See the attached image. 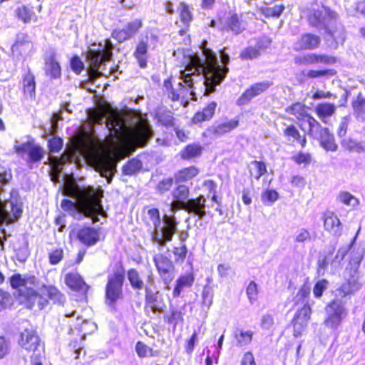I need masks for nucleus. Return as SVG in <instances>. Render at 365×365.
<instances>
[{
  "label": "nucleus",
  "mask_w": 365,
  "mask_h": 365,
  "mask_svg": "<svg viewBox=\"0 0 365 365\" xmlns=\"http://www.w3.org/2000/svg\"><path fill=\"white\" fill-rule=\"evenodd\" d=\"M88 116L93 123L102 125L106 123L115 135L122 134L123 144L130 148L144 147L152 135L150 127L144 123L138 124L135 128L128 127L122 112L109 105H101L90 110Z\"/></svg>",
  "instance_id": "f257e3e1"
},
{
  "label": "nucleus",
  "mask_w": 365,
  "mask_h": 365,
  "mask_svg": "<svg viewBox=\"0 0 365 365\" xmlns=\"http://www.w3.org/2000/svg\"><path fill=\"white\" fill-rule=\"evenodd\" d=\"M35 280V276L27 279L20 273L14 274L9 278L11 289L16 291V297L26 308L33 309L36 304L39 309H43L48 305L49 301L58 304L66 302L64 294L54 285L42 284L39 292L26 287L28 282L34 284Z\"/></svg>",
  "instance_id": "f03ea898"
},
{
  "label": "nucleus",
  "mask_w": 365,
  "mask_h": 365,
  "mask_svg": "<svg viewBox=\"0 0 365 365\" xmlns=\"http://www.w3.org/2000/svg\"><path fill=\"white\" fill-rule=\"evenodd\" d=\"M200 48L205 57V68L207 84L204 95L209 96L215 91L216 87L222 83L229 73L230 56L225 52V48H223L220 52L222 65H219L215 53L207 46L205 41L202 42Z\"/></svg>",
  "instance_id": "7ed1b4c3"
},
{
  "label": "nucleus",
  "mask_w": 365,
  "mask_h": 365,
  "mask_svg": "<svg viewBox=\"0 0 365 365\" xmlns=\"http://www.w3.org/2000/svg\"><path fill=\"white\" fill-rule=\"evenodd\" d=\"M63 192L66 196L78 200L79 212L86 217L102 210L103 191L101 188L79 187L73 179L68 178L64 182Z\"/></svg>",
  "instance_id": "20e7f679"
},
{
  "label": "nucleus",
  "mask_w": 365,
  "mask_h": 365,
  "mask_svg": "<svg viewBox=\"0 0 365 365\" xmlns=\"http://www.w3.org/2000/svg\"><path fill=\"white\" fill-rule=\"evenodd\" d=\"M113 49L112 42L110 39H106L102 49L89 48L87 51L85 57L88 63L87 73L89 76L88 80L90 81H93L102 76L99 68L105 62L111 59Z\"/></svg>",
  "instance_id": "39448f33"
},
{
  "label": "nucleus",
  "mask_w": 365,
  "mask_h": 365,
  "mask_svg": "<svg viewBox=\"0 0 365 365\" xmlns=\"http://www.w3.org/2000/svg\"><path fill=\"white\" fill-rule=\"evenodd\" d=\"M125 270L123 264L116 266L113 272L108 277L105 287V302L110 307L123 298V287L125 282Z\"/></svg>",
  "instance_id": "423d86ee"
},
{
  "label": "nucleus",
  "mask_w": 365,
  "mask_h": 365,
  "mask_svg": "<svg viewBox=\"0 0 365 365\" xmlns=\"http://www.w3.org/2000/svg\"><path fill=\"white\" fill-rule=\"evenodd\" d=\"M18 346L28 354H32L31 358L36 355V359L44 353V346L37 331L34 328H26L20 331L17 339Z\"/></svg>",
  "instance_id": "0eeeda50"
},
{
  "label": "nucleus",
  "mask_w": 365,
  "mask_h": 365,
  "mask_svg": "<svg viewBox=\"0 0 365 365\" xmlns=\"http://www.w3.org/2000/svg\"><path fill=\"white\" fill-rule=\"evenodd\" d=\"M188 59L189 61L185 66V69L180 72V78L182 79L186 86L190 89V95L194 96L195 93L192 91L194 82L192 78L193 75L202 73L204 77L205 88H207V84L205 68V59L202 62L200 58L196 54L189 55Z\"/></svg>",
  "instance_id": "6e6552de"
},
{
  "label": "nucleus",
  "mask_w": 365,
  "mask_h": 365,
  "mask_svg": "<svg viewBox=\"0 0 365 365\" xmlns=\"http://www.w3.org/2000/svg\"><path fill=\"white\" fill-rule=\"evenodd\" d=\"M153 261L163 284L165 285L170 284L175 275V267L173 262L163 254L155 255Z\"/></svg>",
  "instance_id": "1a4fd4ad"
},
{
  "label": "nucleus",
  "mask_w": 365,
  "mask_h": 365,
  "mask_svg": "<svg viewBox=\"0 0 365 365\" xmlns=\"http://www.w3.org/2000/svg\"><path fill=\"white\" fill-rule=\"evenodd\" d=\"M71 235L86 247L95 246L101 240L99 229L88 225L72 230L70 232Z\"/></svg>",
  "instance_id": "9d476101"
},
{
  "label": "nucleus",
  "mask_w": 365,
  "mask_h": 365,
  "mask_svg": "<svg viewBox=\"0 0 365 365\" xmlns=\"http://www.w3.org/2000/svg\"><path fill=\"white\" fill-rule=\"evenodd\" d=\"M337 62V58L322 53H307L297 55L294 58V63L297 66H308L316 64L333 65Z\"/></svg>",
  "instance_id": "9b49d317"
},
{
  "label": "nucleus",
  "mask_w": 365,
  "mask_h": 365,
  "mask_svg": "<svg viewBox=\"0 0 365 365\" xmlns=\"http://www.w3.org/2000/svg\"><path fill=\"white\" fill-rule=\"evenodd\" d=\"M312 309L309 303H305L298 309L291 320V325L293 328V336L299 337L306 330L308 323L311 319Z\"/></svg>",
  "instance_id": "f8f14e48"
},
{
  "label": "nucleus",
  "mask_w": 365,
  "mask_h": 365,
  "mask_svg": "<svg viewBox=\"0 0 365 365\" xmlns=\"http://www.w3.org/2000/svg\"><path fill=\"white\" fill-rule=\"evenodd\" d=\"M163 226L160 229V235L157 232L153 235V240L158 245L165 246L173 240L178 230V223L174 216L164 215L163 217Z\"/></svg>",
  "instance_id": "ddd939ff"
},
{
  "label": "nucleus",
  "mask_w": 365,
  "mask_h": 365,
  "mask_svg": "<svg viewBox=\"0 0 365 365\" xmlns=\"http://www.w3.org/2000/svg\"><path fill=\"white\" fill-rule=\"evenodd\" d=\"M322 44L321 37L312 32L301 34L292 43V48L295 52L314 51Z\"/></svg>",
  "instance_id": "4468645a"
},
{
  "label": "nucleus",
  "mask_w": 365,
  "mask_h": 365,
  "mask_svg": "<svg viewBox=\"0 0 365 365\" xmlns=\"http://www.w3.org/2000/svg\"><path fill=\"white\" fill-rule=\"evenodd\" d=\"M362 259L363 256L359 254L351 256L344 269L345 281L359 288L363 284L361 282L362 274L359 270Z\"/></svg>",
  "instance_id": "2eb2a0df"
},
{
  "label": "nucleus",
  "mask_w": 365,
  "mask_h": 365,
  "mask_svg": "<svg viewBox=\"0 0 365 365\" xmlns=\"http://www.w3.org/2000/svg\"><path fill=\"white\" fill-rule=\"evenodd\" d=\"M249 21L244 14L230 12L224 24V30L237 36L242 34L247 29Z\"/></svg>",
  "instance_id": "dca6fc26"
},
{
  "label": "nucleus",
  "mask_w": 365,
  "mask_h": 365,
  "mask_svg": "<svg viewBox=\"0 0 365 365\" xmlns=\"http://www.w3.org/2000/svg\"><path fill=\"white\" fill-rule=\"evenodd\" d=\"M240 125V117L236 116L232 119L227 117L222 118V121L212 125L206 128V132L210 135L221 137L232 132Z\"/></svg>",
  "instance_id": "f3484780"
},
{
  "label": "nucleus",
  "mask_w": 365,
  "mask_h": 365,
  "mask_svg": "<svg viewBox=\"0 0 365 365\" xmlns=\"http://www.w3.org/2000/svg\"><path fill=\"white\" fill-rule=\"evenodd\" d=\"M34 50V44L26 33L16 34L14 43L11 46V55L13 58H19Z\"/></svg>",
  "instance_id": "a211bd4d"
},
{
  "label": "nucleus",
  "mask_w": 365,
  "mask_h": 365,
  "mask_svg": "<svg viewBox=\"0 0 365 365\" xmlns=\"http://www.w3.org/2000/svg\"><path fill=\"white\" fill-rule=\"evenodd\" d=\"M324 230L334 237L342 234L343 225L338 215L331 210H326L322 216Z\"/></svg>",
  "instance_id": "6ab92c4d"
},
{
  "label": "nucleus",
  "mask_w": 365,
  "mask_h": 365,
  "mask_svg": "<svg viewBox=\"0 0 365 365\" xmlns=\"http://www.w3.org/2000/svg\"><path fill=\"white\" fill-rule=\"evenodd\" d=\"M177 185L171 192L173 201L170 203L172 211L182 210L190 196V189L185 184H176Z\"/></svg>",
  "instance_id": "aec40b11"
},
{
  "label": "nucleus",
  "mask_w": 365,
  "mask_h": 365,
  "mask_svg": "<svg viewBox=\"0 0 365 365\" xmlns=\"http://www.w3.org/2000/svg\"><path fill=\"white\" fill-rule=\"evenodd\" d=\"M217 102L212 101L208 102L203 108L197 110L190 119L192 125H200L204 122L210 121L216 113Z\"/></svg>",
  "instance_id": "412c9836"
},
{
  "label": "nucleus",
  "mask_w": 365,
  "mask_h": 365,
  "mask_svg": "<svg viewBox=\"0 0 365 365\" xmlns=\"http://www.w3.org/2000/svg\"><path fill=\"white\" fill-rule=\"evenodd\" d=\"M269 81H261L253 83L247 88L237 100L239 105H245L248 103L253 98L266 91L270 86Z\"/></svg>",
  "instance_id": "4be33fe9"
},
{
  "label": "nucleus",
  "mask_w": 365,
  "mask_h": 365,
  "mask_svg": "<svg viewBox=\"0 0 365 365\" xmlns=\"http://www.w3.org/2000/svg\"><path fill=\"white\" fill-rule=\"evenodd\" d=\"M207 199L203 195H200L195 198H190L182 208L189 214L203 218L206 214Z\"/></svg>",
  "instance_id": "5701e85b"
},
{
  "label": "nucleus",
  "mask_w": 365,
  "mask_h": 365,
  "mask_svg": "<svg viewBox=\"0 0 365 365\" xmlns=\"http://www.w3.org/2000/svg\"><path fill=\"white\" fill-rule=\"evenodd\" d=\"M282 134L284 138L290 142L295 143L302 148H304L307 145V139L305 133H301L297 127L294 124H288L282 130Z\"/></svg>",
  "instance_id": "b1692460"
},
{
  "label": "nucleus",
  "mask_w": 365,
  "mask_h": 365,
  "mask_svg": "<svg viewBox=\"0 0 365 365\" xmlns=\"http://www.w3.org/2000/svg\"><path fill=\"white\" fill-rule=\"evenodd\" d=\"M64 282L71 290L81 292L85 294L90 289V286L86 283L83 277L76 272L67 273L64 277Z\"/></svg>",
  "instance_id": "393cba45"
},
{
  "label": "nucleus",
  "mask_w": 365,
  "mask_h": 365,
  "mask_svg": "<svg viewBox=\"0 0 365 365\" xmlns=\"http://www.w3.org/2000/svg\"><path fill=\"white\" fill-rule=\"evenodd\" d=\"M22 93L26 98L35 99L36 91V77L30 68L21 77Z\"/></svg>",
  "instance_id": "a878e982"
},
{
  "label": "nucleus",
  "mask_w": 365,
  "mask_h": 365,
  "mask_svg": "<svg viewBox=\"0 0 365 365\" xmlns=\"http://www.w3.org/2000/svg\"><path fill=\"white\" fill-rule=\"evenodd\" d=\"M195 282V273L192 269L185 274H180L176 279L173 289V297H179L185 288L191 287Z\"/></svg>",
  "instance_id": "bb28decb"
},
{
  "label": "nucleus",
  "mask_w": 365,
  "mask_h": 365,
  "mask_svg": "<svg viewBox=\"0 0 365 365\" xmlns=\"http://www.w3.org/2000/svg\"><path fill=\"white\" fill-rule=\"evenodd\" d=\"M45 73L51 79L60 78L61 76V67L56 59V54L52 52L45 56Z\"/></svg>",
  "instance_id": "cd10ccee"
},
{
  "label": "nucleus",
  "mask_w": 365,
  "mask_h": 365,
  "mask_svg": "<svg viewBox=\"0 0 365 365\" xmlns=\"http://www.w3.org/2000/svg\"><path fill=\"white\" fill-rule=\"evenodd\" d=\"M200 173V169L194 165L182 168L177 170L174 175L175 184H183L188 181L192 180Z\"/></svg>",
  "instance_id": "c85d7f7f"
},
{
  "label": "nucleus",
  "mask_w": 365,
  "mask_h": 365,
  "mask_svg": "<svg viewBox=\"0 0 365 365\" xmlns=\"http://www.w3.org/2000/svg\"><path fill=\"white\" fill-rule=\"evenodd\" d=\"M319 145L327 152H336L339 145L335 137L327 127H324L319 134Z\"/></svg>",
  "instance_id": "c756f323"
},
{
  "label": "nucleus",
  "mask_w": 365,
  "mask_h": 365,
  "mask_svg": "<svg viewBox=\"0 0 365 365\" xmlns=\"http://www.w3.org/2000/svg\"><path fill=\"white\" fill-rule=\"evenodd\" d=\"M148 36L145 35L140 38L135 46L133 56L137 60L140 68H145L148 64Z\"/></svg>",
  "instance_id": "7c9ffc66"
},
{
  "label": "nucleus",
  "mask_w": 365,
  "mask_h": 365,
  "mask_svg": "<svg viewBox=\"0 0 365 365\" xmlns=\"http://www.w3.org/2000/svg\"><path fill=\"white\" fill-rule=\"evenodd\" d=\"M309 107L301 101H295L287 106L285 112L298 121H304L309 114Z\"/></svg>",
  "instance_id": "2f4dec72"
},
{
  "label": "nucleus",
  "mask_w": 365,
  "mask_h": 365,
  "mask_svg": "<svg viewBox=\"0 0 365 365\" xmlns=\"http://www.w3.org/2000/svg\"><path fill=\"white\" fill-rule=\"evenodd\" d=\"M204 148L199 143H192L185 145L179 153L183 161H191L201 157Z\"/></svg>",
  "instance_id": "473e14b6"
},
{
  "label": "nucleus",
  "mask_w": 365,
  "mask_h": 365,
  "mask_svg": "<svg viewBox=\"0 0 365 365\" xmlns=\"http://www.w3.org/2000/svg\"><path fill=\"white\" fill-rule=\"evenodd\" d=\"M15 16L24 24L38 21V16L34 11L33 6L29 4H22L17 6L14 11Z\"/></svg>",
  "instance_id": "72a5a7b5"
},
{
  "label": "nucleus",
  "mask_w": 365,
  "mask_h": 365,
  "mask_svg": "<svg viewBox=\"0 0 365 365\" xmlns=\"http://www.w3.org/2000/svg\"><path fill=\"white\" fill-rule=\"evenodd\" d=\"M183 309L184 307L178 308L170 304L169 314L163 316L165 322L175 329L178 324L184 322Z\"/></svg>",
  "instance_id": "f704fd0d"
},
{
  "label": "nucleus",
  "mask_w": 365,
  "mask_h": 365,
  "mask_svg": "<svg viewBox=\"0 0 365 365\" xmlns=\"http://www.w3.org/2000/svg\"><path fill=\"white\" fill-rule=\"evenodd\" d=\"M336 107L334 103L327 102L319 103L314 108L316 115L324 123H327V118L336 113Z\"/></svg>",
  "instance_id": "c9c22d12"
},
{
  "label": "nucleus",
  "mask_w": 365,
  "mask_h": 365,
  "mask_svg": "<svg viewBox=\"0 0 365 365\" xmlns=\"http://www.w3.org/2000/svg\"><path fill=\"white\" fill-rule=\"evenodd\" d=\"M285 6L283 4H274L273 6L265 5L259 8V12L265 18L278 19L284 11Z\"/></svg>",
  "instance_id": "e433bc0d"
},
{
  "label": "nucleus",
  "mask_w": 365,
  "mask_h": 365,
  "mask_svg": "<svg viewBox=\"0 0 365 365\" xmlns=\"http://www.w3.org/2000/svg\"><path fill=\"white\" fill-rule=\"evenodd\" d=\"M351 106L356 118L361 122H365V98L361 94L358 95L351 102Z\"/></svg>",
  "instance_id": "4c0bfd02"
},
{
  "label": "nucleus",
  "mask_w": 365,
  "mask_h": 365,
  "mask_svg": "<svg viewBox=\"0 0 365 365\" xmlns=\"http://www.w3.org/2000/svg\"><path fill=\"white\" fill-rule=\"evenodd\" d=\"M143 168L142 162L135 158L128 160L123 166L122 172L125 175L132 176L138 173Z\"/></svg>",
  "instance_id": "58836bf2"
},
{
  "label": "nucleus",
  "mask_w": 365,
  "mask_h": 365,
  "mask_svg": "<svg viewBox=\"0 0 365 365\" xmlns=\"http://www.w3.org/2000/svg\"><path fill=\"white\" fill-rule=\"evenodd\" d=\"M155 118L159 123L167 128L173 127L175 124L173 113L170 110L160 109L156 112Z\"/></svg>",
  "instance_id": "ea45409f"
},
{
  "label": "nucleus",
  "mask_w": 365,
  "mask_h": 365,
  "mask_svg": "<svg viewBox=\"0 0 365 365\" xmlns=\"http://www.w3.org/2000/svg\"><path fill=\"white\" fill-rule=\"evenodd\" d=\"M311 287L309 283L307 281L304 282L299 288L296 296L293 301L294 305L300 304L308 303V299L310 297Z\"/></svg>",
  "instance_id": "a19ab883"
},
{
  "label": "nucleus",
  "mask_w": 365,
  "mask_h": 365,
  "mask_svg": "<svg viewBox=\"0 0 365 365\" xmlns=\"http://www.w3.org/2000/svg\"><path fill=\"white\" fill-rule=\"evenodd\" d=\"M261 53V46H248L240 51L239 58L242 61L253 60L259 58Z\"/></svg>",
  "instance_id": "79ce46f5"
},
{
  "label": "nucleus",
  "mask_w": 365,
  "mask_h": 365,
  "mask_svg": "<svg viewBox=\"0 0 365 365\" xmlns=\"http://www.w3.org/2000/svg\"><path fill=\"white\" fill-rule=\"evenodd\" d=\"M127 277L131 287L134 290H142L144 287V282L140 276L138 271L135 268L129 269L127 271Z\"/></svg>",
  "instance_id": "37998d69"
},
{
  "label": "nucleus",
  "mask_w": 365,
  "mask_h": 365,
  "mask_svg": "<svg viewBox=\"0 0 365 365\" xmlns=\"http://www.w3.org/2000/svg\"><path fill=\"white\" fill-rule=\"evenodd\" d=\"M337 71L334 68L323 69H309L306 73V77L309 79H316L319 78H329L335 76Z\"/></svg>",
  "instance_id": "c03bdc74"
},
{
  "label": "nucleus",
  "mask_w": 365,
  "mask_h": 365,
  "mask_svg": "<svg viewBox=\"0 0 365 365\" xmlns=\"http://www.w3.org/2000/svg\"><path fill=\"white\" fill-rule=\"evenodd\" d=\"M360 289L361 288L352 285L350 283L345 281L336 289V295L334 299H338L341 300V299L345 298L347 296L353 294Z\"/></svg>",
  "instance_id": "a18cd8bd"
},
{
  "label": "nucleus",
  "mask_w": 365,
  "mask_h": 365,
  "mask_svg": "<svg viewBox=\"0 0 365 365\" xmlns=\"http://www.w3.org/2000/svg\"><path fill=\"white\" fill-rule=\"evenodd\" d=\"M178 14L180 20L185 26H189L191 21L193 20V15L190 9L189 6L185 2L181 1L178 6Z\"/></svg>",
  "instance_id": "49530a36"
},
{
  "label": "nucleus",
  "mask_w": 365,
  "mask_h": 365,
  "mask_svg": "<svg viewBox=\"0 0 365 365\" xmlns=\"http://www.w3.org/2000/svg\"><path fill=\"white\" fill-rule=\"evenodd\" d=\"M45 151L39 145H35L32 143L28 151V163L33 164L40 162L43 158Z\"/></svg>",
  "instance_id": "de8ad7c7"
},
{
  "label": "nucleus",
  "mask_w": 365,
  "mask_h": 365,
  "mask_svg": "<svg viewBox=\"0 0 365 365\" xmlns=\"http://www.w3.org/2000/svg\"><path fill=\"white\" fill-rule=\"evenodd\" d=\"M135 349L139 358L155 356H158L160 354L159 351L153 350L152 348L148 347L145 344H144L141 341H138L136 342Z\"/></svg>",
  "instance_id": "09e8293b"
},
{
  "label": "nucleus",
  "mask_w": 365,
  "mask_h": 365,
  "mask_svg": "<svg viewBox=\"0 0 365 365\" xmlns=\"http://www.w3.org/2000/svg\"><path fill=\"white\" fill-rule=\"evenodd\" d=\"M61 325L68 329L70 331L78 329L81 325V321L78 317H75V312L64 315L61 319Z\"/></svg>",
  "instance_id": "8fccbe9b"
},
{
  "label": "nucleus",
  "mask_w": 365,
  "mask_h": 365,
  "mask_svg": "<svg viewBox=\"0 0 365 365\" xmlns=\"http://www.w3.org/2000/svg\"><path fill=\"white\" fill-rule=\"evenodd\" d=\"M341 145L344 151L352 153H361L364 151V148L361 143L352 138H344L341 140Z\"/></svg>",
  "instance_id": "3c124183"
},
{
  "label": "nucleus",
  "mask_w": 365,
  "mask_h": 365,
  "mask_svg": "<svg viewBox=\"0 0 365 365\" xmlns=\"http://www.w3.org/2000/svg\"><path fill=\"white\" fill-rule=\"evenodd\" d=\"M291 159L295 164L307 167L312 163L313 157L310 153L300 150L293 155Z\"/></svg>",
  "instance_id": "603ef678"
},
{
  "label": "nucleus",
  "mask_w": 365,
  "mask_h": 365,
  "mask_svg": "<svg viewBox=\"0 0 365 365\" xmlns=\"http://www.w3.org/2000/svg\"><path fill=\"white\" fill-rule=\"evenodd\" d=\"M329 309V312L333 314L341 316L344 317L346 314V308L343 302L338 299H333L331 300L327 306Z\"/></svg>",
  "instance_id": "864d4df0"
},
{
  "label": "nucleus",
  "mask_w": 365,
  "mask_h": 365,
  "mask_svg": "<svg viewBox=\"0 0 365 365\" xmlns=\"http://www.w3.org/2000/svg\"><path fill=\"white\" fill-rule=\"evenodd\" d=\"M174 183V177L164 178L159 180L155 185V191L158 194L163 195L171 190Z\"/></svg>",
  "instance_id": "5fc2aeb1"
},
{
  "label": "nucleus",
  "mask_w": 365,
  "mask_h": 365,
  "mask_svg": "<svg viewBox=\"0 0 365 365\" xmlns=\"http://www.w3.org/2000/svg\"><path fill=\"white\" fill-rule=\"evenodd\" d=\"M323 11L319 9H311L307 16V20L312 27H317L323 22Z\"/></svg>",
  "instance_id": "6e6d98bb"
},
{
  "label": "nucleus",
  "mask_w": 365,
  "mask_h": 365,
  "mask_svg": "<svg viewBox=\"0 0 365 365\" xmlns=\"http://www.w3.org/2000/svg\"><path fill=\"white\" fill-rule=\"evenodd\" d=\"M329 282L326 279L317 280L313 287V295L316 299H320L325 291L328 289Z\"/></svg>",
  "instance_id": "4d7b16f0"
},
{
  "label": "nucleus",
  "mask_w": 365,
  "mask_h": 365,
  "mask_svg": "<svg viewBox=\"0 0 365 365\" xmlns=\"http://www.w3.org/2000/svg\"><path fill=\"white\" fill-rule=\"evenodd\" d=\"M251 165L255 166V173H253L250 171V176L253 177L257 180H259L261 177L267 173V165L264 161L253 160L251 162Z\"/></svg>",
  "instance_id": "13d9d810"
},
{
  "label": "nucleus",
  "mask_w": 365,
  "mask_h": 365,
  "mask_svg": "<svg viewBox=\"0 0 365 365\" xmlns=\"http://www.w3.org/2000/svg\"><path fill=\"white\" fill-rule=\"evenodd\" d=\"M61 207L64 212L75 216L76 215V210H78L79 211L78 200L73 202L69 199H63L61 202Z\"/></svg>",
  "instance_id": "bf43d9fd"
},
{
  "label": "nucleus",
  "mask_w": 365,
  "mask_h": 365,
  "mask_svg": "<svg viewBox=\"0 0 365 365\" xmlns=\"http://www.w3.org/2000/svg\"><path fill=\"white\" fill-rule=\"evenodd\" d=\"M145 307L151 309L153 313L160 312L162 309L158 306V293H149L145 297Z\"/></svg>",
  "instance_id": "052dcab7"
},
{
  "label": "nucleus",
  "mask_w": 365,
  "mask_h": 365,
  "mask_svg": "<svg viewBox=\"0 0 365 365\" xmlns=\"http://www.w3.org/2000/svg\"><path fill=\"white\" fill-rule=\"evenodd\" d=\"M173 253L174 255L175 262L182 263L187 257V246L185 244H182L181 246L174 247L173 248Z\"/></svg>",
  "instance_id": "680f3d73"
},
{
  "label": "nucleus",
  "mask_w": 365,
  "mask_h": 365,
  "mask_svg": "<svg viewBox=\"0 0 365 365\" xmlns=\"http://www.w3.org/2000/svg\"><path fill=\"white\" fill-rule=\"evenodd\" d=\"M64 257V252L61 247L56 248L48 253V262L51 265L60 263Z\"/></svg>",
  "instance_id": "e2e57ef3"
},
{
  "label": "nucleus",
  "mask_w": 365,
  "mask_h": 365,
  "mask_svg": "<svg viewBox=\"0 0 365 365\" xmlns=\"http://www.w3.org/2000/svg\"><path fill=\"white\" fill-rule=\"evenodd\" d=\"M338 199L340 202L346 205L356 206L359 204L358 199L346 191L340 192Z\"/></svg>",
  "instance_id": "0e129e2a"
},
{
  "label": "nucleus",
  "mask_w": 365,
  "mask_h": 365,
  "mask_svg": "<svg viewBox=\"0 0 365 365\" xmlns=\"http://www.w3.org/2000/svg\"><path fill=\"white\" fill-rule=\"evenodd\" d=\"M124 27L131 38H133L143 27V21L140 19H134L133 21L127 23Z\"/></svg>",
  "instance_id": "69168bd1"
},
{
  "label": "nucleus",
  "mask_w": 365,
  "mask_h": 365,
  "mask_svg": "<svg viewBox=\"0 0 365 365\" xmlns=\"http://www.w3.org/2000/svg\"><path fill=\"white\" fill-rule=\"evenodd\" d=\"M305 120L308 123V133L310 135H312L317 131H319L320 133L322 129L324 128L321 123L311 114L308 115L307 118H305Z\"/></svg>",
  "instance_id": "338daca9"
},
{
  "label": "nucleus",
  "mask_w": 365,
  "mask_h": 365,
  "mask_svg": "<svg viewBox=\"0 0 365 365\" xmlns=\"http://www.w3.org/2000/svg\"><path fill=\"white\" fill-rule=\"evenodd\" d=\"M279 193L273 189H267L261 194V200L264 204L273 203L279 199Z\"/></svg>",
  "instance_id": "774afa93"
}]
</instances>
